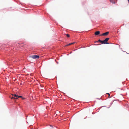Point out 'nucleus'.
Masks as SVG:
<instances>
[{
	"mask_svg": "<svg viewBox=\"0 0 129 129\" xmlns=\"http://www.w3.org/2000/svg\"><path fill=\"white\" fill-rule=\"evenodd\" d=\"M13 96H12L11 98V99H18L19 97H22V96H19L17 95H16V94H14L13 95Z\"/></svg>",
	"mask_w": 129,
	"mask_h": 129,
	"instance_id": "obj_1",
	"label": "nucleus"
},
{
	"mask_svg": "<svg viewBox=\"0 0 129 129\" xmlns=\"http://www.w3.org/2000/svg\"><path fill=\"white\" fill-rule=\"evenodd\" d=\"M30 57L33 59H36L38 58L39 57V56L38 55H34L31 56Z\"/></svg>",
	"mask_w": 129,
	"mask_h": 129,
	"instance_id": "obj_2",
	"label": "nucleus"
},
{
	"mask_svg": "<svg viewBox=\"0 0 129 129\" xmlns=\"http://www.w3.org/2000/svg\"><path fill=\"white\" fill-rule=\"evenodd\" d=\"M109 38H106L105 40H104V41H103L104 42L103 43H104V44H107L108 43L107 42L109 40Z\"/></svg>",
	"mask_w": 129,
	"mask_h": 129,
	"instance_id": "obj_3",
	"label": "nucleus"
},
{
	"mask_svg": "<svg viewBox=\"0 0 129 129\" xmlns=\"http://www.w3.org/2000/svg\"><path fill=\"white\" fill-rule=\"evenodd\" d=\"M109 33V32H107L105 33H103L101 35H100V36H106Z\"/></svg>",
	"mask_w": 129,
	"mask_h": 129,
	"instance_id": "obj_4",
	"label": "nucleus"
},
{
	"mask_svg": "<svg viewBox=\"0 0 129 129\" xmlns=\"http://www.w3.org/2000/svg\"><path fill=\"white\" fill-rule=\"evenodd\" d=\"M100 42L102 44H104V43H104L103 41H101L100 40H99L98 41H96L95 42V43H96L97 42Z\"/></svg>",
	"mask_w": 129,
	"mask_h": 129,
	"instance_id": "obj_5",
	"label": "nucleus"
},
{
	"mask_svg": "<svg viewBox=\"0 0 129 129\" xmlns=\"http://www.w3.org/2000/svg\"><path fill=\"white\" fill-rule=\"evenodd\" d=\"M100 33V32L99 31H97L95 32V34L96 35H99Z\"/></svg>",
	"mask_w": 129,
	"mask_h": 129,
	"instance_id": "obj_6",
	"label": "nucleus"
},
{
	"mask_svg": "<svg viewBox=\"0 0 129 129\" xmlns=\"http://www.w3.org/2000/svg\"><path fill=\"white\" fill-rule=\"evenodd\" d=\"M111 2L115 4V1L114 0H110Z\"/></svg>",
	"mask_w": 129,
	"mask_h": 129,
	"instance_id": "obj_7",
	"label": "nucleus"
},
{
	"mask_svg": "<svg viewBox=\"0 0 129 129\" xmlns=\"http://www.w3.org/2000/svg\"><path fill=\"white\" fill-rule=\"evenodd\" d=\"M66 36L68 37H70V35L69 34H67Z\"/></svg>",
	"mask_w": 129,
	"mask_h": 129,
	"instance_id": "obj_8",
	"label": "nucleus"
},
{
	"mask_svg": "<svg viewBox=\"0 0 129 129\" xmlns=\"http://www.w3.org/2000/svg\"><path fill=\"white\" fill-rule=\"evenodd\" d=\"M74 43H75L74 42H73V43H70V45H71L72 44H74Z\"/></svg>",
	"mask_w": 129,
	"mask_h": 129,
	"instance_id": "obj_9",
	"label": "nucleus"
},
{
	"mask_svg": "<svg viewBox=\"0 0 129 129\" xmlns=\"http://www.w3.org/2000/svg\"><path fill=\"white\" fill-rule=\"evenodd\" d=\"M68 46V44H67V45H66L65 46Z\"/></svg>",
	"mask_w": 129,
	"mask_h": 129,
	"instance_id": "obj_10",
	"label": "nucleus"
},
{
	"mask_svg": "<svg viewBox=\"0 0 129 129\" xmlns=\"http://www.w3.org/2000/svg\"><path fill=\"white\" fill-rule=\"evenodd\" d=\"M68 46L70 45V43L69 44H68Z\"/></svg>",
	"mask_w": 129,
	"mask_h": 129,
	"instance_id": "obj_11",
	"label": "nucleus"
},
{
	"mask_svg": "<svg viewBox=\"0 0 129 129\" xmlns=\"http://www.w3.org/2000/svg\"><path fill=\"white\" fill-rule=\"evenodd\" d=\"M107 94H108V95H109V94H110L109 93H107Z\"/></svg>",
	"mask_w": 129,
	"mask_h": 129,
	"instance_id": "obj_12",
	"label": "nucleus"
},
{
	"mask_svg": "<svg viewBox=\"0 0 129 129\" xmlns=\"http://www.w3.org/2000/svg\"><path fill=\"white\" fill-rule=\"evenodd\" d=\"M109 95L108 97H109V96H110V94H109V95Z\"/></svg>",
	"mask_w": 129,
	"mask_h": 129,
	"instance_id": "obj_13",
	"label": "nucleus"
},
{
	"mask_svg": "<svg viewBox=\"0 0 129 129\" xmlns=\"http://www.w3.org/2000/svg\"><path fill=\"white\" fill-rule=\"evenodd\" d=\"M128 2H129V0H128Z\"/></svg>",
	"mask_w": 129,
	"mask_h": 129,
	"instance_id": "obj_14",
	"label": "nucleus"
}]
</instances>
